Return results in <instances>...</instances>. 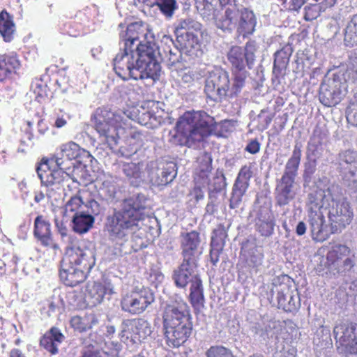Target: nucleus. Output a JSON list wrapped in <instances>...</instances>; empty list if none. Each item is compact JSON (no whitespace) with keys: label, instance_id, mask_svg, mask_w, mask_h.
I'll return each instance as SVG.
<instances>
[{"label":"nucleus","instance_id":"1","mask_svg":"<svg viewBox=\"0 0 357 357\" xmlns=\"http://www.w3.org/2000/svg\"><path fill=\"white\" fill-rule=\"evenodd\" d=\"M148 199L139 193L124 199L118 208L107 215L103 229L109 240L114 243V255L123 256L131 252L130 239L139 228L144 219Z\"/></svg>","mask_w":357,"mask_h":357},{"label":"nucleus","instance_id":"2","mask_svg":"<svg viewBox=\"0 0 357 357\" xmlns=\"http://www.w3.org/2000/svg\"><path fill=\"white\" fill-rule=\"evenodd\" d=\"M132 119L127 112L111 111L98 108L92 120L94 127L99 134L101 142L114 150L121 137L128 136L127 146H121L119 152L122 156L130 158L141 150L145 135L140 131L130 128L129 120Z\"/></svg>","mask_w":357,"mask_h":357},{"label":"nucleus","instance_id":"3","mask_svg":"<svg viewBox=\"0 0 357 357\" xmlns=\"http://www.w3.org/2000/svg\"><path fill=\"white\" fill-rule=\"evenodd\" d=\"M216 128L213 117L204 111H188L178 119L169 132V142L175 145L194 147L211 135Z\"/></svg>","mask_w":357,"mask_h":357},{"label":"nucleus","instance_id":"4","mask_svg":"<svg viewBox=\"0 0 357 357\" xmlns=\"http://www.w3.org/2000/svg\"><path fill=\"white\" fill-rule=\"evenodd\" d=\"M167 344L176 348L184 344L192 330L189 306L180 296L172 298L166 304L162 314Z\"/></svg>","mask_w":357,"mask_h":357},{"label":"nucleus","instance_id":"5","mask_svg":"<svg viewBox=\"0 0 357 357\" xmlns=\"http://www.w3.org/2000/svg\"><path fill=\"white\" fill-rule=\"evenodd\" d=\"M95 264L92 250L71 248L66 251L61 261L60 279L65 285L75 287L85 280Z\"/></svg>","mask_w":357,"mask_h":357},{"label":"nucleus","instance_id":"6","mask_svg":"<svg viewBox=\"0 0 357 357\" xmlns=\"http://www.w3.org/2000/svg\"><path fill=\"white\" fill-rule=\"evenodd\" d=\"M222 7L227 6L225 15L216 20L217 28L224 31L236 29L239 35L245 37L252 34L257 24L254 13L236 3V0H218Z\"/></svg>","mask_w":357,"mask_h":357},{"label":"nucleus","instance_id":"7","mask_svg":"<svg viewBox=\"0 0 357 357\" xmlns=\"http://www.w3.org/2000/svg\"><path fill=\"white\" fill-rule=\"evenodd\" d=\"M337 187L331 186L326 190L319 189L314 191L315 194H321L324 197L321 202L325 200L328 206H323L324 211H328V217L331 222V233H340L353 219V213L350 209L349 204L335 194Z\"/></svg>","mask_w":357,"mask_h":357},{"label":"nucleus","instance_id":"8","mask_svg":"<svg viewBox=\"0 0 357 357\" xmlns=\"http://www.w3.org/2000/svg\"><path fill=\"white\" fill-rule=\"evenodd\" d=\"M236 77L231 84L229 73L221 67H214L208 71L205 79L204 92L208 98L220 102L227 97L237 96L243 87L235 89Z\"/></svg>","mask_w":357,"mask_h":357},{"label":"nucleus","instance_id":"9","mask_svg":"<svg viewBox=\"0 0 357 357\" xmlns=\"http://www.w3.org/2000/svg\"><path fill=\"white\" fill-rule=\"evenodd\" d=\"M133 49L143 79H158L160 75L162 60L159 46L153 40H144L139 42Z\"/></svg>","mask_w":357,"mask_h":357},{"label":"nucleus","instance_id":"10","mask_svg":"<svg viewBox=\"0 0 357 357\" xmlns=\"http://www.w3.org/2000/svg\"><path fill=\"white\" fill-rule=\"evenodd\" d=\"M256 43L255 41H248L244 47L233 46L227 53V59L229 62L233 75L236 77V84L234 88L243 87L248 72L245 70L247 66L251 69L255 61Z\"/></svg>","mask_w":357,"mask_h":357},{"label":"nucleus","instance_id":"11","mask_svg":"<svg viewBox=\"0 0 357 357\" xmlns=\"http://www.w3.org/2000/svg\"><path fill=\"white\" fill-rule=\"evenodd\" d=\"M321 194H315L314 191L310 193L307 197V206L308 208V222L312 237L314 240L323 242L328 238L330 233L325 225V218L322 211L323 206H328L327 200L321 202Z\"/></svg>","mask_w":357,"mask_h":357},{"label":"nucleus","instance_id":"12","mask_svg":"<svg viewBox=\"0 0 357 357\" xmlns=\"http://www.w3.org/2000/svg\"><path fill=\"white\" fill-rule=\"evenodd\" d=\"M119 52L113 59V68L115 73L123 80L130 79H143V74L137 66L134 49L127 45H119Z\"/></svg>","mask_w":357,"mask_h":357},{"label":"nucleus","instance_id":"13","mask_svg":"<svg viewBox=\"0 0 357 357\" xmlns=\"http://www.w3.org/2000/svg\"><path fill=\"white\" fill-rule=\"evenodd\" d=\"M152 333L150 324L141 318L123 319L119 333L121 342L138 344Z\"/></svg>","mask_w":357,"mask_h":357},{"label":"nucleus","instance_id":"14","mask_svg":"<svg viewBox=\"0 0 357 357\" xmlns=\"http://www.w3.org/2000/svg\"><path fill=\"white\" fill-rule=\"evenodd\" d=\"M146 171L149 182L157 187L167 185L177 174L176 165L162 160L149 161L146 165Z\"/></svg>","mask_w":357,"mask_h":357},{"label":"nucleus","instance_id":"15","mask_svg":"<svg viewBox=\"0 0 357 357\" xmlns=\"http://www.w3.org/2000/svg\"><path fill=\"white\" fill-rule=\"evenodd\" d=\"M334 337L339 341L337 351L345 356L357 354V324L340 323L333 329Z\"/></svg>","mask_w":357,"mask_h":357},{"label":"nucleus","instance_id":"16","mask_svg":"<svg viewBox=\"0 0 357 357\" xmlns=\"http://www.w3.org/2000/svg\"><path fill=\"white\" fill-rule=\"evenodd\" d=\"M155 296L149 288H142L125 295L121 301V310L130 314H139L153 303Z\"/></svg>","mask_w":357,"mask_h":357},{"label":"nucleus","instance_id":"17","mask_svg":"<svg viewBox=\"0 0 357 357\" xmlns=\"http://www.w3.org/2000/svg\"><path fill=\"white\" fill-rule=\"evenodd\" d=\"M346 84L342 82L341 75L334 74L332 77H325L319 88V100L326 107L337 105L341 100Z\"/></svg>","mask_w":357,"mask_h":357},{"label":"nucleus","instance_id":"18","mask_svg":"<svg viewBox=\"0 0 357 357\" xmlns=\"http://www.w3.org/2000/svg\"><path fill=\"white\" fill-rule=\"evenodd\" d=\"M271 289V300L269 302L273 306L282 309L285 312H294L299 306V298L293 295L286 283H273Z\"/></svg>","mask_w":357,"mask_h":357},{"label":"nucleus","instance_id":"19","mask_svg":"<svg viewBox=\"0 0 357 357\" xmlns=\"http://www.w3.org/2000/svg\"><path fill=\"white\" fill-rule=\"evenodd\" d=\"M198 261L183 259L172 273V278L176 287L185 289L188 284L201 279L197 271Z\"/></svg>","mask_w":357,"mask_h":357},{"label":"nucleus","instance_id":"20","mask_svg":"<svg viewBox=\"0 0 357 357\" xmlns=\"http://www.w3.org/2000/svg\"><path fill=\"white\" fill-rule=\"evenodd\" d=\"M73 171V168H70V170L68 171L63 167H56L54 165L50 169H47L43 166L42 162L36 168L37 174L41 183L45 186L61 184L64 181H68L70 179V175Z\"/></svg>","mask_w":357,"mask_h":357},{"label":"nucleus","instance_id":"21","mask_svg":"<svg viewBox=\"0 0 357 357\" xmlns=\"http://www.w3.org/2000/svg\"><path fill=\"white\" fill-rule=\"evenodd\" d=\"M181 248L183 259L198 261L199 256L202 254L199 233L196 231L182 233Z\"/></svg>","mask_w":357,"mask_h":357},{"label":"nucleus","instance_id":"22","mask_svg":"<svg viewBox=\"0 0 357 357\" xmlns=\"http://www.w3.org/2000/svg\"><path fill=\"white\" fill-rule=\"evenodd\" d=\"M250 177L251 172L250 169L246 166L243 167L232 188L229 199L230 208L235 209L239 207L242 202L243 197L248 188Z\"/></svg>","mask_w":357,"mask_h":357},{"label":"nucleus","instance_id":"23","mask_svg":"<svg viewBox=\"0 0 357 357\" xmlns=\"http://www.w3.org/2000/svg\"><path fill=\"white\" fill-rule=\"evenodd\" d=\"M59 155L66 156V158L68 160L67 162L73 165V169L76 167V164H85L91 162L93 158L88 151L82 149L77 144L73 142L60 146Z\"/></svg>","mask_w":357,"mask_h":357},{"label":"nucleus","instance_id":"24","mask_svg":"<svg viewBox=\"0 0 357 357\" xmlns=\"http://www.w3.org/2000/svg\"><path fill=\"white\" fill-rule=\"evenodd\" d=\"M33 236L44 247L57 248L54 243L50 222L42 215L34 220Z\"/></svg>","mask_w":357,"mask_h":357},{"label":"nucleus","instance_id":"25","mask_svg":"<svg viewBox=\"0 0 357 357\" xmlns=\"http://www.w3.org/2000/svg\"><path fill=\"white\" fill-rule=\"evenodd\" d=\"M167 43L169 41L173 47L168 45L164 49L165 56H162V60L164 64L172 71H178L184 68V63L182 58V50L177 46L174 45V41L169 36H165L163 41Z\"/></svg>","mask_w":357,"mask_h":357},{"label":"nucleus","instance_id":"26","mask_svg":"<svg viewBox=\"0 0 357 357\" xmlns=\"http://www.w3.org/2000/svg\"><path fill=\"white\" fill-rule=\"evenodd\" d=\"M113 293V288L110 283L107 284L94 282L87 287L84 299L88 307H92L101 303L105 297Z\"/></svg>","mask_w":357,"mask_h":357},{"label":"nucleus","instance_id":"27","mask_svg":"<svg viewBox=\"0 0 357 357\" xmlns=\"http://www.w3.org/2000/svg\"><path fill=\"white\" fill-rule=\"evenodd\" d=\"M145 27L142 22H135L129 24L126 26L125 31L119 33L120 42L119 45H126L128 47L134 48L141 40V36L146 37V33H144Z\"/></svg>","mask_w":357,"mask_h":357},{"label":"nucleus","instance_id":"28","mask_svg":"<svg viewBox=\"0 0 357 357\" xmlns=\"http://www.w3.org/2000/svg\"><path fill=\"white\" fill-rule=\"evenodd\" d=\"M254 211L256 214V227L262 236H268V205L266 197H257Z\"/></svg>","mask_w":357,"mask_h":357},{"label":"nucleus","instance_id":"29","mask_svg":"<svg viewBox=\"0 0 357 357\" xmlns=\"http://www.w3.org/2000/svg\"><path fill=\"white\" fill-rule=\"evenodd\" d=\"M65 336L56 327H52L40 339V344L52 355L58 354V347L64 340Z\"/></svg>","mask_w":357,"mask_h":357},{"label":"nucleus","instance_id":"30","mask_svg":"<svg viewBox=\"0 0 357 357\" xmlns=\"http://www.w3.org/2000/svg\"><path fill=\"white\" fill-rule=\"evenodd\" d=\"M202 33H192L176 36V43L183 52L189 55H197L200 50L199 36Z\"/></svg>","mask_w":357,"mask_h":357},{"label":"nucleus","instance_id":"31","mask_svg":"<svg viewBox=\"0 0 357 357\" xmlns=\"http://www.w3.org/2000/svg\"><path fill=\"white\" fill-rule=\"evenodd\" d=\"M144 164L142 162H124L121 165V170L128 179L130 184L135 187L139 186L145 179L142 172Z\"/></svg>","mask_w":357,"mask_h":357},{"label":"nucleus","instance_id":"32","mask_svg":"<svg viewBox=\"0 0 357 357\" xmlns=\"http://www.w3.org/2000/svg\"><path fill=\"white\" fill-rule=\"evenodd\" d=\"M98 323V317L93 312H86L82 316H74L70 319L71 326L80 333L91 330Z\"/></svg>","mask_w":357,"mask_h":357},{"label":"nucleus","instance_id":"33","mask_svg":"<svg viewBox=\"0 0 357 357\" xmlns=\"http://www.w3.org/2000/svg\"><path fill=\"white\" fill-rule=\"evenodd\" d=\"M294 178L282 176L276 188V199L280 205L287 204L294 196Z\"/></svg>","mask_w":357,"mask_h":357},{"label":"nucleus","instance_id":"34","mask_svg":"<svg viewBox=\"0 0 357 357\" xmlns=\"http://www.w3.org/2000/svg\"><path fill=\"white\" fill-rule=\"evenodd\" d=\"M95 218L85 212H76L72 218V229L76 234L87 233L93 226Z\"/></svg>","mask_w":357,"mask_h":357},{"label":"nucleus","instance_id":"35","mask_svg":"<svg viewBox=\"0 0 357 357\" xmlns=\"http://www.w3.org/2000/svg\"><path fill=\"white\" fill-rule=\"evenodd\" d=\"M144 2L150 7L156 6L161 15L167 20H172L178 9L176 0H144Z\"/></svg>","mask_w":357,"mask_h":357},{"label":"nucleus","instance_id":"36","mask_svg":"<svg viewBox=\"0 0 357 357\" xmlns=\"http://www.w3.org/2000/svg\"><path fill=\"white\" fill-rule=\"evenodd\" d=\"M225 181L223 175L213 177V183L208 188V202L219 206L221 200L224 199L225 191Z\"/></svg>","mask_w":357,"mask_h":357},{"label":"nucleus","instance_id":"37","mask_svg":"<svg viewBox=\"0 0 357 357\" xmlns=\"http://www.w3.org/2000/svg\"><path fill=\"white\" fill-rule=\"evenodd\" d=\"M176 36L192 33H202V24L194 19L187 17L180 18L174 24Z\"/></svg>","mask_w":357,"mask_h":357},{"label":"nucleus","instance_id":"38","mask_svg":"<svg viewBox=\"0 0 357 357\" xmlns=\"http://www.w3.org/2000/svg\"><path fill=\"white\" fill-rule=\"evenodd\" d=\"M189 301L195 311H200L204 307L205 298L202 280L195 281L190 287Z\"/></svg>","mask_w":357,"mask_h":357},{"label":"nucleus","instance_id":"39","mask_svg":"<svg viewBox=\"0 0 357 357\" xmlns=\"http://www.w3.org/2000/svg\"><path fill=\"white\" fill-rule=\"evenodd\" d=\"M337 169L340 174L357 168V151L347 149L342 151L338 154Z\"/></svg>","mask_w":357,"mask_h":357},{"label":"nucleus","instance_id":"40","mask_svg":"<svg viewBox=\"0 0 357 357\" xmlns=\"http://www.w3.org/2000/svg\"><path fill=\"white\" fill-rule=\"evenodd\" d=\"M301 158V144L296 143L294 147L293 153L290 158L288 160L284 176L290 177L295 179L297 175V171L300 165Z\"/></svg>","mask_w":357,"mask_h":357},{"label":"nucleus","instance_id":"41","mask_svg":"<svg viewBox=\"0 0 357 357\" xmlns=\"http://www.w3.org/2000/svg\"><path fill=\"white\" fill-rule=\"evenodd\" d=\"M327 266L331 272L335 274H346L351 271L355 266L353 257H346L335 261H328Z\"/></svg>","mask_w":357,"mask_h":357},{"label":"nucleus","instance_id":"42","mask_svg":"<svg viewBox=\"0 0 357 357\" xmlns=\"http://www.w3.org/2000/svg\"><path fill=\"white\" fill-rule=\"evenodd\" d=\"M48 79L47 75H43L40 78H36L31 82V90L36 95V100L38 102L43 101L47 96V82Z\"/></svg>","mask_w":357,"mask_h":357},{"label":"nucleus","instance_id":"43","mask_svg":"<svg viewBox=\"0 0 357 357\" xmlns=\"http://www.w3.org/2000/svg\"><path fill=\"white\" fill-rule=\"evenodd\" d=\"M274 56L272 82L273 84H277L280 82L278 78L282 75V70L286 68L288 57L286 52L282 50L277 51Z\"/></svg>","mask_w":357,"mask_h":357},{"label":"nucleus","instance_id":"44","mask_svg":"<svg viewBox=\"0 0 357 357\" xmlns=\"http://www.w3.org/2000/svg\"><path fill=\"white\" fill-rule=\"evenodd\" d=\"M323 139L315 132L310 137L307 149V158H319L324 152Z\"/></svg>","mask_w":357,"mask_h":357},{"label":"nucleus","instance_id":"45","mask_svg":"<svg viewBox=\"0 0 357 357\" xmlns=\"http://www.w3.org/2000/svg\"><path fill=\"white\" fill-rule=\"evenodd\" d=\"M215 0H195L196 8L202 16L203 19L206 21L212 20H217L216 16V8L213 1Z\"/></svg>","mask_w":357,"mask_h":357},{"label":"nucleus","instance_id":"46","mask_svg":"<svg viewBox=\"0 0 357 357\" xmlns=\"http://www.w3.org/2000/svg\"><path fill=\"white\" fill-rule=\"evenodd\" d=\"M15 24L7 13L2 12L0 15V34L4 41L10 42L13 38Z\"/></svg>","mask_w":357,"mask_h":357},{"label":"nucleus","instance_id":"47","mask_svg":"<svg viewBox=\"0 0 357 357\" xmlns=\"http://www.w3.org/2000/svg\"><path fill=\"white\" fill-rule=\"evenodd\" d=\"M116 188L115 185L109 181H105L102 183L98 191L97 198L100 201L109 204L114 202L116 198Z\"/></svg>","mask_w":357,"mask_h":357},{"label":"nucleus","instance_id":"48","mask_svg":"<svg viewBox=\"0 0 357 357\" xmlns=\"http://www.w3.org/2000/svg\"><path fill=\"white\" fill-rule=\"evenodd\" d=\"M344 40L347 45H357V13L352 17L345 28Z\"/></svg>","mask_w":357,"mask_h":357},{"label":"nucleus","instance_id":"49","mask_svg":"<svg viewBox=\"0 0 357 357\" xmlns=\"http://www.w3.org/2000/svg\"><path fill=\"white\" fill-rule=\"evenodd\" d=\"M68 160L66 158V156L59 155V149L56 150L54 155L50 158H43L42 160L43 166L45 168L50 169L54 165L56 167H63V168L70 170V168H73V165L68 163Z\"/></svg>","mask_w":357,"mask_h":357},{"label":"nucleus","instance_id":"50","mask_svg":"<svg viewBox=\"0 0 357 357\" xmlns=\"http://www.w3.org/2000/svg\"><path fill=\"white\" fill-rule=\"evenodd\" d=\"M129 113L134 114L135 118L133 120L142 126H147L151 123V119H155L153 112L144 106H141L139 109H133V110Z\"/></svg>","mask_w":357,"mask_h":357},{"label":"nucleus","instance_id":"51","mask_svg":"<svg viewBox=\"0 0 357 357\" xmlns=\"http://www.w3.org/2000/svg\"><path fill=\"white\" fill-rule=\"evenodd\" d=\"M262 257V255L256 249L255 250H252L251 252L248 251L244 246H243L241 249L240 258L241 259L245 261V263L249 266H257L261 264Z\"/></svg>","mask_w":357,"mask_h":357},{"label":"nucleus","instance_id":"52","mask_svg":"<svg viewBox=\"0 0 357 357\" xmlns=\"http://www.w3.org/2000/svg\"><path fill=\"white\" fill-rule=\"evenodd\" d=\"M350 251L349 248L345 245H335L327 254V262L349 257V255L350 254Z\"/></svg>","mask_w":357,"mask_h":357},{"label":"nucleus","instance_id":"53","mask_svg":"<svg viewBox=\"0 0 357 357\" xmlns=\"http://www.w3.org/2000/svg\"><path fill=\"white\" fill-rule=\"evenodd\" d=\"M349 68L344 75V80L357 85V49L354 50Z\"/></svg>","mask_w":357,"mask_h":357},{"label":"nucleus","instance_id":"54","mask_svg":"<svg viewBox=\"0 0 357 357\" xmlns=\"http://www.w3.org/2000/svg\"><path fill=\"white\" fill-rule=\"evenodd\" d=\"M345 185L354 192H357V167L344 171L340 174Z\"/></svg>","mask_w":357,"mask_h":357},{"label":"nucleus","instance_id":"55","mask_svg":"<svg viewBox=\"0 0 357 357\" xmlns=\"http://www.w3.org/2000/svg\"><path fill=\"white\" fill-rule=\"evenodd\" d=\"M0 62L5 63V68L10 70L12 73L15 72L20 68V63L15 53L3 54L0 56Z\"/></svg>","mask_w":357,"mask_h":357},{"label":"nucleus","instance_id":"56","mask_svg":"<svg viewBox=\"0 0 357 357\" xmlns=\"http://www.w3.org/2000/svg\"><path fill=\"white\" fill-rule=\"evenodd\" d=\"M206 357H234L231 351L223 346H211L206 351Z\"/></svg>","mask_w":357,"mask_h":357},{"label":"nucleus","instance_id":"57","mask_svg":"<svg viewBox=\"0 0 357 357\" xmlns=\"http://www.w3.org/2000/svg\"><path fill=\"white\" fill-rule=\"evenodd\" d=\"M227 236V234L225 227L220 225L217 229H214L213 232L211 245L224 247Z\"/></svg>","mask_w":357,"mask_h":357},{"label":"nucleus","instance_id":"58","mask_svg":"<svg viewBox=\"0 0 357 357\" xmlns=\"http://www.w3.org/2000/svg\"><path fill=\"white\" fill-rule=\"evenodd\" d=\"M98 199H91L86 203V207L88 209V213L93 217L98 215L105 210V205L103 202H99Z\"/></svg>","mask_w":357,"mask_h":357},{"label":"nucleus","instance_id":"59","mask_svg":"<svg viewBox=\"0 0 357 357\" xmlns=\"http://www.w3.org/2000/svg\"><path fill=\"white\" fill-rule=\"evenodd\" d=\"M307 162H305L303 178L305 182H310L312 176L314 174L317 169V160L315 158H307Z\"/></svg>","mask_w":357,"mask_h":357},{"label":"nucleus","instance_id":"60","mask_svg":"<svg viewBox=\"0 0 357 357\" xmlns=\"http://www.w3.org/2000/svg\"><path fill=\"white\" fill-rule=\"evenodd\" d=\"M211 171H199L195 177V181L196 185H200L203 188L208 186L210 184V174Z\"/></svg>","mask_w":357,"mask_h":357},{"label":"nucleus","instance_id":"61","mask_svg":"<svg viewBox=\"0 0 357 357\" xmlns=\"http://www.w3.org/2000/svg\"><path fill=\"white\" fill-rule=\"evenodd\" d=\"M305 18L306 20H310L316 18L319 13L321 11L322 6L320 4H312L308 6H305Z\"/></svg>","mask_w":357,"mask_h":357},{"label":"nucleus","instance_id":"62","mask_svg":"<svg viewBox=\"0 0 357 357\" xmlns=\"http://www.w3.org/2000/svg\"><path fill=\"white\" fill-rule=\"evenodd\" d=\"M68 119L69 116L67 114L63 113L61 111L55 112L52 126L56 128H61L67 124Z\"/></svg>","mask_w":357,"mask_h":357},{"label":"nucleus","instance_id":"63","mask_svg":"<svg viewBox=\"0 0 357 357\" xmlns=\"http://www.w3.org/2000/svg\"><path fill=\"white\" fill-rule=\"evenodd\" d=\"M83 202L80 197H73L66 204V211H75L79 208V206H81Z\"/></svg>","mask_w":357,"mask_h":357},{"label":"nucleus","instance_id":"64","mask_svg":"<svg viewBox=\"0 0 357 357\" xmlns=\"http://www.w3.org/2000/svg\"><path fill=\"white\" fill-rule=\"evenodd\" d=\"M347 119L353 125L357 126V103L351 104L347 109Z\"/></svg>","mask_w":357,"mask_h":357}]
</instances>
